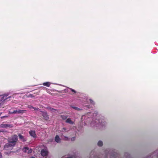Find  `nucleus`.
I'll return each instance as SVG.
<instances>
[{
    "label": "nucleus",
    "instance_id": "1",
    "mask_svg": "<svg viewBox=\"0 0 158 158\" xmlns=\"http://www.w3.org/2000/svg\"><path fill=\"white\" fill-rule=\"evenodd\" d=\"M94 113L89 112L82 116L81 119L82 123L85 125L90 124L92 127H97L101 128L106 126L107 123L106 119L102 116H99L95 118L98 114L97 111H95Z\"/></svg>",
    "mask_w": 158,
    "mask_h": 158
},
{
    "label": "nucleus",
    "instance_id": "2",
    "mask_svg": "<svg viewBox=\"0 0 158 158\" xmlns=\"http://www.w3.org/2000/svg\"><path fill=\"white\" fill-rule=\"evenodd\" d=\"M80 99V103H81L84 109L88 110L91 108L90 105H89V101L91 104L94 105L95 102L91 99H88L87 96L85 94H82L81 96Z\"/></svg>",
    "mask_w": 158,
    "mask_h": 158
},
{
    "label": "nucleus",
    "instance_id": "3",
    "mask_svg": "<svg viewBox=\"0 0 158 158\" xmlns=\"http://www.w3.org/2000/svg\"><path fill=\"white\" fill-rule=\"evenodd\" d=\"M17 140L18 136L16 135H14L11 137L8 138V143L6 144L4 149L5 150H8L7 148H12L15 145Z\"/></svg>",
    "mask_w": 158,
    "mask_h": 158
},
{
    "label": "nucleus",
    "instance_id": "4",
    "mask_svg": "<svg viewBox=\"0 0 158 158\" xmlns=\"http://www.w3.org/2000/svg\"><path fill=\"white\" fill-rule=\"evenodd\" d=\"M9 94V93H7L2 95H0V96L1 97L0 98V102H3L9 101L10 99H8L11 97V96H9L7 97V96H8Z\"/></svg>",
    "mask_w": 158,
    "mask_h": 158
},
{
    "label": "nucleus",
    "instance_id": "5",
    "mask_svg": "<svg viewBox=\"0 0 158 158\" xmlns=\"http://www.w3.org/2000/svg\"><path fill=\"white\" fill-rule=\"evenodd\" d=\"M48 152L46 148H44L41 151V154L43 156H46L48 155Z\"/></svg>",
    "mask_w": 158,
    "mask_h": 158
},
{
    "label": "nucleus",
    "instance_id": "6",
    "mask_svg": "<svg viewBox=\"0 0 158 158\" xmlns=\"http://www.w3.org/2000/svg\"><path fill=\"white\" fill-rule=\"evenodd\" d=\"M23 151L28 154L31 153L32 152V149L28 147H25L23 149Z\"/></svg>",
    "mask_w": 158,
    "mask_h": 158
},
{
    "label": "nucleus",
    "instance_id": "7",
    "mask_svg": "<svg viewBox=\"0 0 158 158\" xmlns=\"http://www.w3.org/2000/svg\"><path fill=\"white\" fill-rule=\"evenodd\" d=\"M12 125L11 124H2L0 125V127L1 128L12 127Z\"/></svg>",
    "mask_w": 158,
    "mask_h": 158
},
{
    "label": "nucleus",
    "instance_id": "8",
    "mask_svg": "<svg viewBox=\"0 0 158 158\" xmlns=\"http://www.w3.org/2000/svg\"><path fill=\"white\" fill-rule=\"evenodd\" d=\"M26 111L25 110H14L15 114H23Z\"/></svg>",
    "mask_w": 158,
    "mask_h": 158
},
{
    "label": "nucleus",
    "instance_id": "9",
    "mask_svg": "<svg viewBox=\"0 0 158 158\" xmlns=\"http://www.w3.org/2000/svg\"><path fill=\"white\" fill-rule=\"evenodd\" d=\"M41 112L42 115L45 119H48V117L46 112Z\"/></svg>",
    "mask_w": 158,
    "mask_h": 158
},
{
    "label": "nucleus",
    "instance_id": "10",
    "mask_svg": "<svg viewBox=\"0 0 158 158\" xmlns=\"http://www.w3.org/2000/svg\"><path fill=\"white\" fill-rule=\"evenodd\" d=\"M78 156H77L76 155H74L72 156H65L61 158H78Z\"/></svg>",
    "mask_w": 158,
    "mask_h": 158
},
{
    "label": "nucleus",
    "instance_id": "11",
    "mask_svg": "<svg viewBox=\"0 0 158 158\" xmlns=\"http://www.w3.org/2000/svg\"><path fill=\"white\" fill-rule=\"evenodd\" d=\"M66 122L71 124H73L74 123V122L72 121L70 118H68L66 120Z\"/></svg>",
    "mask_w": 158,
    "mask_h": 158
},
{
    "label": "nucleus",
    "instance_id": "12",
    "mask_svg": "<svg viewBox=\"0 0 158 158\" xmlns=\"http://www.w3.org/2000/svg\"><path fill=\"white\" fill-rule=\"evenodd\" d=\"M29 134L31 136L34 138L36 136L35 131H30Z\"/></svg>",
    "mask_w": 158,
    "mask_h": 158
},
{
    "label": "nucleus",
    "instance_id": "13",
    "mask_svg": "<svg viewBox=\"0 0 158 158\" xmlns=\"http://www.w3.org/2000/svg\"><path fill=\"white\" fill-rule=\"evenodd\" d=\"M55 141L57 143H60V139L58 135H56L55 139Z\"/></svg>",
    "mask_w": 158,
    "mask_h": 158
},
{
    "label": "nucleus",
    "instance_id": "14",
    "mask_svg": "<svg viewBox=\"0 0 158 158\" xmlns=\"http://www.w3.org/2000/svg\"><path fill=\"white\" fill-rule=\"evenodd\" d=\"M51 84V83L50 82H47L43 83L42 85L44 86L49 87L50 86Z\"/></svg>",
    "mask_w": 158,
    "mask_h": 158
},
{
    "label": "nucleus",
    "instance_id": "15",
    "mask_svg": "<svg viewBox=\"0 0 158 158\" xmlns=\"http://www.w3.org/2000/svg\"><path fill=\"white\" fill-rule=\"evenodd\" d=\"M71 129H68V128H65V127H63V128H62L60 131H61V132H67V131H69Z\"/></svg>",
    "mask_w": 158,
    "mask_h": 158
},
{
    "label": "nucleus",
    "instance_id": "16",
    "mask_svg": "<svg viewBox=\"0 0 158 158\" xmlns=\"http://www.w3.org/2000/svg\"><path fill=\"white\" fill-rule=\"evenodd\" d=\"M19 139L23 141L24 142L26 141V140L24 138V137L20 134H19Z\"/></svg>",
    "mask_w": 158,
    "mask_h": 158
},
{
    "label": "nucleus",
    "instance_id": "17",
    "mask_svg": "<svg viewBox=\"0 0 158 158\" xmlns=\"http://www.w3.org/2000/svg\"><path fill=\"white\" fill-rule=\"evenodd\" d=\"M28 107L31 109H33L34 110H35V111L38 110H39V108H34V107H33V106H30V105H29L28 106Z\"/></svg>",
    "mask_w": 158,
    "mask_h": 158
},
{
    "label": "nucleus",
    "instance_id": "18",
    "mask_svg": "<svg viewBox=\"0 0 158 158\" xmlns=\"http://www.w3.org/2000/svg\"><path fill=\"white\" fill-rule=\"evenodd\" d=\"M71 107L72 108L77 110L79 111L81 110V109L80 108H78L76 106H71Z\"/></svg>",
    "mask_w": 158,
    "mask_h": 158
},
{
    "label": "nucleus",
    "instance_id": "19",
    "mask_svg": "<svg viewBox=\"0 0 158 158\" xmlns=\"http://www.w3.org/2000/svg\"><path fill=\"white\" fill-rule=\"evenodd\" d=\"M61 137L64 140H69V138L67 137L64 136L63 135H62Z\"/></svg>",
    "mask_w": 158,
    "mask_h": 158
},
{
    "label": "nucleus",
    "instance_id": "20",
    "mask_svg": "<svg viewBox=\"0 0 158 158\" xmlns=\"http://www.w3.org/2000/svg\"><path fill=\"white\" fill-rule=\"evenodd\" d=\"M98 146H102L103 145L102 142L100 140L98 142Z\"/></svg>",
    "mask_w": 158,
    "mask_h": 158
},
{
    "label": "nucleus",
    "instance_id": "21",
    "mask_svg": "<svg viewBox=\"0 0 158 158\" xmlns=\"http://www.w3.org/2000/svg\"><path fill=\"white\" fill-rule=\"evenodd\" d=\"M61 117L64 120H65V119H66L67 118V116L63 115H61Z\"/></svg>",
    "mask_w": 158,
    "mask_h": 158
},
{
    "label": "nucleus",
    "instance_id": "22",
    "mask_svg": "<svg viewBox=\"0 0 158 158\" xmlns=\"http://www.w3.org/2000/svg\"><path fill=\"white\" fill-rule=\"evenodd\" d=\"M70 89L71 90V91L72 92H74V93H76V91H75V90H74V89H71V88H70Z\"/></svg>",
    "mask_w": 158,
    "mask_h": 158
},
{
    "label": "nucleus",
    "instance_id": "23",
    "mask_svg": "<svg viewBox=\"0 0 158 158\" xmlns=\"http://www.w3.org/2000/svg\"><path fill=\"white\" fill-rule=\"evenodd\" d=\"M75 137H72L71 139V140L72 141H73L75 140Z\"/></svg>",
    "mask_w": 158,
    "mask_h": 158
},
{
    "label": "nucleus",
    "instance_id": "24",
    "mask_svg": "<svg viewBox=\"0 0 158 158\" xmlns=\"http://www.w3.org/2000/svg\"><path fill=\"white\" fill-rule=\"evenodd\" d=\"M7 117H8V116L6 115V116H3L1 117V118H4Z\"/></svg>",
    "mask_w": 158,
    "mask_h": 158
},
{
    "label": "nucleus",
    "instance_id": "25",
    "mask_svg": "<svg viewBox=\"0 0 158 158\" xmlns=\"http://www.w3.org/2000/svg\"><path fill=\"white\" fill-rule=\"evenodd\" d=\"M9 113L11 114H15L14 110L13 112H10Z\"/></svg>",
    "mask_w": 158,
    "mask_h": 158
},
{
    "label": "nucleus",
    "instance_id": "26",
    "mask_svg": "<svg viewBox=\"0 0 158 158\" xmlns=\"http://www.w3.org/2000/svg\"><path fill=\"white\" fill-rule=\"evenodd\" d=\"M0 158H2V156L1 153H0Z\"/></svg>",
    "mask_w": 158,
    "mask_h": 158
},
{
    "label": "nucleus",
    "instance_id": "27",
    "mask_svg": "<svg viewBox=\"0 0 158 158\" xmlns=\"http://www.w3.org/2000/svg\"><path fill=\"white\" fill-rule=\"evenodd\" d=\"M64 90V91H65V92H67V91H68V89H65Z\"/></svg>",
    "mask_w": 158,
    "mask_h": 158
},
{
    "label": "nucleus",
    "instance_id": "28",
    "mask_svg": "<svg viewBox=\"0 0 158 158\" xmlns=\"http://www.w3.org/2000/svg\"><path fill=\"white\" fill-rule=\"evenodd\" d=\"M30 158H35L34 157L32 156V157H30Z\"/></svg>",
    "mask_w": 158,
    "mask_h": 158
},
{
    "label": "nucleus",
    "instance_id": "29",
    "mask_svg": "<svg viewBox=\"0 0 158 158\" xmlns=\"http://www.w3.org/2000/svg\"><path fill=\"white\" fill-rule=\"evenodd\" d=\"M2 112H0V116L1 115V114H2Z\"/></svg>",
    "mask_w": 158,
    "mask_h": 158
},
{
    "label": "nucleus",
    "instance_id": "30",
    "mask_svg": "<svg viewBox=\"0 0 158 158\" xmlns=\"http://www.w3.org/2000/svg\"><path fill=\"white\" fill-rule=\"evenodd\" d=\"M2 132V130H0V132Z\"/></svg>",
    "mask_w": 158,
    "mask_h": 158
},
{
    "label": "nucleus",
    "instance_id": "31",
    "mask_svg": "<svg viewBox=\"0 0 158 158\" xmlns=\"http://www.w3.org/2000/svg\"><path fill=\"white\" fill-rule=\"evenodd\" d=\"M75 128H76V127H74V128H73V129H74Z\"/></svg>",
    "mask_w": 158,
    "mask_h": 158
}]
</instances>
